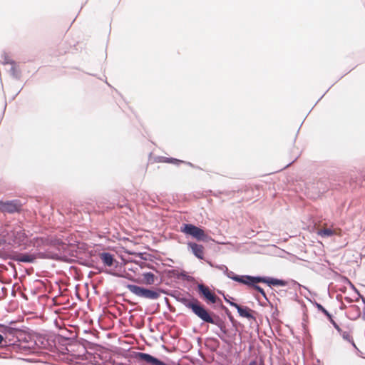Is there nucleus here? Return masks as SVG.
I'll list each match as a JSON object with an SVG mask.
<instances>
[{"mask_svg": "<svg viewBox=\"0 0 365 365\" xmlns=\"http://www.w3.org/2000/svg\"><path fill=\"white\" fill-rule=\"evenodd\" d=\"M182 302L187 308L190 309L192 312L203 322L216 324V322L212 317V314L205 308L197 299L184 298L182 299Z\"/></svg>", "mask_w": 365, "mask_h": 365, "instance_id": "nucleus-1", "label": "nucleus"}, {"mask_svg": "<svg viewBox=\"0 0 365 365\" xmlns=\"http://www.w3.org/2000/svg\"><path fill=\"white\" fill-rule=\"evenodd\" d=\"M180 232L186 235L191 236L198 241H205L207 237L202 229L192 224H183L180 227Z\"/></svg>", "mask_w": 365, "mask_h": 365, "instance_id": "nucleus-2", "label": "nucleus"}, {"mask_svg": "<svg viewBox=\"0 0 365 365\" xmlns=\"http://www.w3.org/2000/svg\"><path fill=\"white\" fill-rule=\"evenodd\" d=\"M127 287L130 292L140 297L156 299L160 297V293L158 292L145 289L137 285L128 284Z\"/></svg>", "mask_w": 365, "mask_h": 365, "instance_id": "nucleus-3", "label": "nucleus"}, {"mask_svg": "<svg viewBox=\"0 0 365 365\" xmlns=\"http://www.w3.org/2000/svg\"><path fill=\"white\" fill-rule=\"evenodd\" d=\"M199 294L207 302V303L215 304L218 299V297L212 292L210 288L203 284L197 285Z\"/></svg>", "mask_w": 365, "mask_h": 365, "instance_id": "nucleus-4", "label": "nucleus"}, {"mask_svg": "<svg viewBox=\"0 0 365 365\" xmlns=\"http://www.w3.org/2000/svg\"><path fill=\"white\" fill-rule=\"evenodd\" d=\"M21 204L17 200L3 202L0 203V210L3 212L14 213L21 210Z\"/></svg>", "mask_w": 365, "mask_h": 365, "instance_id": "nucleus-5", "label": "nucleus"}, {"mask_svg": "<svg viewBox=\"0 0 365 365\" xmlns=\"http://www.w3.org/2000/svg\"><path fill=\"white\" fill-rule=\"evenodd\" d=\"M226 301L232 307H235V308H236L237 309V312H238V313H239L240 317H245V318H247V319H255V317L252 314L253 312V310H252L249 307H242V306L239 305L237 303L230 302L228 299H226Z\"/></svg>", "mask_w": 365, "mask_h": 365, "instance_id": "nucleus-6", "label": "nucleus"}, {"mask_svg": "<svg viewBox=\"0 0 365 365\" xmlns=\"http://www.w3.org/2000/svg\"><path fill=\"white\" fill-rule=\"evenodd\" d=\"M187 246L191 249L194 255L200 259H204L205 248L203 245L197 244L195 242H189Z\"/></svg>", "mask_w": 365, "mask_h": 365, "instance_id": "nucleus-7", "label": "nucleus"}, {"mask_svg": "<svg viewBox=\"0 0 365 365\" xmlns=\"http://www.w3.org/2000/svg\"><path fill=\"white\" fill-rule=\"evenodd\" d=\"M99 258L102 262L108 267H111L116 261L113 258V255L108 252H102L99 254Z\"/></svg>", "mask_w": 365, "mask_h": 365, "instance_id": "nucleus-8", "label": "nucleus"}, {"mask_svg": "<svg viewBox=\"0 0 365 365\" xmlns=\"http://www.w3.org/2000/svg\"><path fill=\"white\" fill-rule=\"evenodd\" d=\"M338 230L336 229L322 227L321 229H318L317 231V234L322 237H328L335 235H338Z\"/></svg>", "mask_w": 365, "mask_h": 365, "instance_id": "nucleus-9", "label": "nucleus"}, {"mask_svg": "<svg viewBox=\"0 0 365 365\" xmlns=\"http://www.w3.org/2000/svg\"><path fill=\"white\" fill-rule=\"evenodd\" d=\"M261 281H264L262 279V277H252L250 275H244V284L247 285L249 287H252L254 284H257L261 282Z\"/></svg>", "mask_w": 365, "mask_h": 365, "instance_id": "nucleus-10", "label": "nucleus"}, {"mask_svg": "<svg viewBox=\"0 0 365 365\" xmlns=\"http://www.w3.org/2000/svg\"><path fill=\"white\" fill-rule=\"evenodd\" d=\"M262 279L264 281H261V282L266 283L269 285H274V286H285L287 282L282 279H273V278H267L263 277Z\"/></svg>", "mask_w": 365, "mask_h": 365, "instance_id": "nucleus-11", "label": "nucleus"}, {"mask_svg": "<svg viewBox=\"0 0 365 365\" xmlns=\"http://www.w3.org/2000/svg\"><path fill=\"white\" fill-rule=\"evenodd\" d=\"M142 282L146 284H153L155 282V277L152 272H145L142 274Z\"/></svg>", "mask_w": 365, "mask_h": 365, "instance_id": "nucleus-12", "label": "nucleus"}, {"mask_svg": "<svg viewBox=\"0 0 365 365\" xmlns=\"http://www.w3.org/2000/svg\"><path fill=\"white\" fill-rule=\"evenodd\" d=\"M340 334H341L342 337L344 339L349 341V342H351L353 344H354V341H353V338L350 334L349 331H341V332H340Z\"/></svg>", "mask_w": 365, "mask_h": 365, "instance_id": "nucleus-13", "label": "nucleus"}, {"mask_svg": "<svg viewBox=\"0 0 365 365\" xmlns=\"http://www.w3.org/2000/svg\"><path fill=\"white\" fill-rule=\"evenodd\" d=\"M163 162L168 163H173L175 165H179V164L183 163L182 160H178L176 158H165V159L163 160Z\"/></svg>", "mask_w": 365, "mask_h": 365, "instance_id": "nucleus-14", "label": "nucleus"}, {"mask_svg": "<svg viewBox=\"0 0 365 365\" xmlns=\"http://www.w3.org/2000/svg\"><path fill=\"white\" fill-rule=\"evenodd\" d=\"M19 260L24 262H31L33 261V257L29 255H21Z\"/></svg>", "mask_w": 365, "mask_h": 365, "instance_id": "nucleus-15", "label": "nucleus"}, {"mask_svg": "<svg viewBox=\"0 0 365 365\" xmlns=\"http://www.w3.org/2000/svg\"><path fill=\"white\" fill-rule=\"evenodd\" d=\"M255 290L259 292L264 297L266 298V294L262 288L259 286L257 285V284H254L252 287Z\"/></svg>", "mask_w": 365, "mask_h": 365, "instance_id": "nucleus-16", "label": "nucleus"}, {"mask_svg": "<svg viewBox=\"0 0 365 365\" xmlns=\"http://www.w3.org/2000/svg\"><path fill=\"white\" fill-rule=\"evenodd\" d=\"M317 307L319 311L324 313L327 317H330V314L329 312L320 304H317Z\"/></svg>", "mask_w": 365, "mask_h": 365, "instance_id": "nucleus-17", "label": "nucleus"}, {"mask_svg": "<svg viewBox=\"0 0 365 365\" xmlns=\"http://www.w3.org/2000/svg\"><path fill=\"white\" fill-rule=\"evenodd\" d=\"M249 365H264V361L262 359H255L250 361Z\"/></svg>", "mask_w": 365, "mask_h": 365, "instance_id": "nucleus-18", "label": "nucleus"}, {"mask_svg": "<svg viewBox=\"0 0 365 365\" xmlns=\"http://www.w3.org/2000/svg\"><path fill=\"white\" fill-rule=\"evenodd\" d=\"M233 280L244 284V275H238L236 277H233Z\"/></svg>", "mask_w": 365, "mask_h": 365, "instance_id": "nucleus-19", "label": "nucleus"}, {"mask_svg": "<svg viewBox=\"0 0 365 365\" xmlns=\"http://www.w3.org/2000/svg\"><path fill=\"white\" fill-rule=\"evenodd\" d=\"M227 276L230 278V279H232L233 280V277H237L238 275L235 274L232 271H230V272H227Z\"/></svg>", "mask_w": 365, "mask_h": 365, "instance_id": "nucleus-20", "label": "nucleus"}, {"mask_svg": "<svg viewBox=\"0 0 365 365\" xmlns=\"http://www.w3.org/2000/svg\"><path fill=\"white\" fill-rule=\"evenodd\" d=\"M4 329H5V331L6 332H9L10 334H11L13 332V331H14V329L12 328H10V327H4Z\"/></svg>", "mask_w": 365, "mask_h": 365, "instance_id": "nucleus-21", "label": "nucleus"}, {"mask_svg": "<svg viewBox=\"0 0 365 365\" xmlns=\"http://www.w3.org/2000/svg\"><path fill=\"white\" fill-rule=\"evenodd\" d=\"M334 327L337 330L338 332H341L342 329L339 327V326L337 324H336L334 326Z\"/></svg>", "mask_w": 365, "mask_h": 365, "instance_id": "nucleus-22", "label": "nucleus"}, {"mask_svg": "<svg viewBox=\"0 0 365 365\" xmlns=\"http://www.w3.org/2000/svg\"><path fill=\"white\" fill-rule=\"evenodd\" d=\"M329 320L330 321V322L333 324V326H334L336 323L335 322V321L332 319L331 317V315L330 314V317H328Z\"/></svg>", "mask_w": 365, "mask_h": 365, "instance_id": "nucleus-23", "label": "nucleus"}, {"mask_svg": "<svg viewBox=\"0 0 365 365\" xmlns=\"http://www.w3.org/2000/svg\"><path fill=\"white\" fill-rule=\"evenodd\" d=\"M4 341V339L1 334H0V344Z\"/></svg>", "mask_w": 365, "mask_h": 365, "instance_id": "nucleus-24", "label": "nucleus"}, {"mask_svg": "<svg viewBox=\"0 0 365 365\" xmlns=\"http://www.w3.org/2000/svg\"><path fill=\"white\" fill-rule=\"evenodd\" d=\"M114 365H126L123 363H115Z\"/></svg>", "mask_w": 365, "mask_h": 365, "instance_id": "nucleus-25", "label": "nucleus"}, {"mask_svg": "<svg viewBox=\"0 0 365 365\" xmlns=\"http://www.w3.org/2000/svg\"><path fill=\"white\" fill-rule=\"evenodd\" d=\"M1 327H3L2 325H0Z\"/></svg>", "mask_w": 365, "mask_h": 365, "instance_id": "nucleus-26", "label": "nucleus"}]
</instances>
